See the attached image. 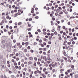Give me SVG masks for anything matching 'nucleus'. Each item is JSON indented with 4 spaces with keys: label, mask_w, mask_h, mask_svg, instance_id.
<instances>
[{
    "label": "nucleus",
    "mask_w": 78,
    "mask_h": 78,
    "mask_svg": "<svg viewBox=\"0 0 78 78\" xmlns=\"http://www.w3.org/2000/svg\"><path fill=\"white\" fill-rule=\"evenodd\" d=\"M7 37L6 36H3L2 37V40H5V39H6Z\"/></svg>",
    "instance_id": "1"
},
{
    "label": "nucleus",
    "mask_w": 78,
    "mask_h": 78,
    "mask_svg": "<svg viewBox=\"0 0 78 78\" xmlns=\"http://www.w3.org/2000/svg\"><path fill=\"white\" fill-rule=\"evenodd\" d=\"M5 43V40H2L1 41V44L4 45Z\"/></svg>",
    "instance_id": "2"
},
{
    "label": "nucleus",
    "mask_w": 78,
    "mask_h": 78,
    "mask_svg": "<svg viewBox=\"0 0 78 78\" xmlns=\"http://www.w3.org/2000/svg\"><path fill=\"white\" fill-rule=\"evenodd\" d=\"M61 13H59L58 14V16H61V15H59V14H63V12H60Z\"/></svg>",
    "instance_id": "3"
},
{
    "label": "nucleus",
    "mask_w": 78,
    "mask_h": 78,
    "mask_svg": "<svg viewBox=\"0 0 78 78\" xmlns=\"http://www.w3.org/2000/svg\"><path fill=\"white\" fill-rule=\"evenodd\" d=\"M42 76H43V78H46V76H45L44 74H42Z\"/></svg>",
    "instance_id": "4"
},
{
    "label": "nucleus",
    "mask_w": 78,
    "mask_h": 78,
    "mask_svg": "<svg viewBox=\"0 0 78 78\" xmlns=\"http://www.w3.org/2000/svg\"><path fill=\"white\" fill-rule=\"evenodd\" d=\"M2 48H4V49H5V45H2Z\"/></svg>",
    "instance_id": "5"
},
{
    "label": "nucleus",
    "mask_w": 78,
    "mask_h": 78,
    "mask_svg": "<svg viewBox=\"0 0 78 78\" xmlns=\"http://www.w3.org/2000/svg\"><path fill=\"white\" fill-rule=\"evenodd\" d=\"M29 59H30V60H31V61H33V58L32 57H29Z\"/></svg>",
    "instance_id": "6"
},
{
    "label": "nucleus",
    "mask_w": 78,
    "mask_h": 78,
    "mask_svg": "<svg viewBox=\"0 0 78 78\" xmlns=\"http://www.w3.org/2000/svg\"><path fill=\"white\" fill-rule=\"evenodd\" d=\"M33 37V35L30 34L29 35V37Z\"/></svg>",
    "instance_id": "7"
},
{
    "label": "nucleus",
    "mask_w": 78,
    "mask_h": 78,
    "mask_svg": "<svg viewBox=\"0 0 78 78\" xmlns=\"http://www.w3.org/2000/svg\"><path fill=\"white\" fill-rule=\"evenodd\" d=\"M32 63V62L31 61L30 62H28V65H30V64H31V63Z\"/></svg>",
    "instance_id": "8"
},
{
    "label": "nucleus",
    "mask_w": 78,
    "mask_h": 78,
    "mask_svg": "<svg viewBox=\"0 0 78 78\" xmlns=\"http://www.w3.org/2000/svg\"><path fill=\"white\" fill-rule=\"evenodd\" d=\"M59 11H60L59 10V9H57L56 11V12H57V13H58Z\"/></svg>",
    "instance_id": "9"
},
{
    "label": "nucleus",
    "mask_w": 78,
    "mask_h": 78,
    "mask_svg": "<svg viewBox=\"0 0 78 78\" xmlns=\"http://www.w3.org/2000/svg\"><path fill=\"white\" fill-rule=\"evenodd\" d=\"M63 59H65V60H66V62H67V58L66 57H64Z\"/></svg>",
    "instance_id": "10"
},
{
    "label": "nucleus",
    "mask_w": 78,
    "mask_h": 78,
    "mask_svg": "<svg viewBox=\"0 0 78 78\" xmlns=\"http://www.w3.org/2000/svg\"><path fill=\"white\" fill-rule=\"evenodd\" d=\"M7 71H9V69L8 68H6L5 69V72H7Z\"/></svg>",
    "instance_id": "11"
},
{
    "label": "nucleus",
    "mask_w": 78,
    "mask_h": 78,
    "mask_svg": "<svg viewBox=\"0 0 78 78\" xmlns=\"http://www.w3.org/2000/svg\"><path fill=\"white\" fill-rule=\"evenodd\" d=\"M14 73H16V72H17V70H16V68H14Z\"/></svg>",
    "instance_id": "12"
},
{
    "label": "nucleus",
    "mask_w": 78,
    "mask_h": 78,
    "mask_svg": "<svg viewBox=\"0 0 78 78\" xmlns=\"http://www.w3.org/2000/svg\"><path fill=\"white\" fill-rule=\"evenodd\" d=\"M21 24H22V22H19L18 23V25H21Z\"/></svg>",
    "instance_id": "13"
},
{
    "label": "nucleus",
    "mask_w": 78,
    "mask_h": 78,
    "mask_svg": "<svg viewBox=\"0 0 78 78\" xmlns=\"http://www.w3.org/2000/svg\"><path fill=\"white\" fill-rule=\"evenodd\" d=\"M54 34H55V35H57L58 34V33H57V32L55 31L54 32Z\"/></svg>",
    "instance_id": "14"
},
{
    "label": "nucleus",
    "mask_w": 78,
    "mask_h": 78,
    "mask_svg": "<svg viewBox=\"0 0 78 78\" xmlns=\"http://www.w3.org/2000/svg\"><path fill=\"white\" fill-rule=\"evenodd\" d=\"M35 19H39V16H37L35 17H34Z\"/></svg>",
    "instance_id": "15"
},
{
    "label": "nucleus",
    "mask_w": 78,
    "mask_h": 78,
    "mask_svg": "<svg viewBox=\"0 0 78 78\" xmlns=\"http://www.w3.org/2000/svg\"><path fill=\"white\" fill-rule=\"evenodd\" d=\"M42 50L43 51H46V50H47V49H46V48H44L42 49Z\"/></svg>",
    "instance_id": "16"
},
{
    "label": "nucleus",
    "mask_w": 78,
    "mask_h": 78,
    "mask_svg": "<svg viewBox=\"0 0 78 78\" xmlns=\"http://www.w3.org/2000/svg\"><path fill=\"white\" fill-rule=\"evenodd\" d=\"M4 20L5 21V23H7V21L6 20L5 18H4Z\"/></svg>",
    "instance_id": "17"
},
{
    "label": "nucleus",
    "mask_w": 78,
    "mask_h": 78,
    "mask_svg": "<svg viewBox=\"0 0 78 78\" xmlns=\"http://www.w3.org/2000/svg\"><path fill=\"white\" fill-rule=\"evenodd\" d=\"M41 57H43V59H45L44 58H46V56H44L43 57V56H41Z\"/></svg>",
    "instance_id": "18"
},
{
    "label": "nucleus",
    "mask_w": 78,
    "mask_h": 78,
    "mask_svg": "<svg viewBox=\"0 0 78 78\" xmlns=\"http://www.w3.org/2000/svg\"><path fill=\"white\" fill-rule=\"evenodd\" d=\"M27 49L28 50H30V49H31V48L30 47V46H28V47H27Z\"/></svg>",
    "instance_id": "19"
},
{
    "label": "nucleus",
    "mask_w": 78,
    "mask_h": 78,
    "mask_svg": "<svg viewBox=\"0 0 78 78\" xmlns=\"http://www.w3.org/2000/svg\"><path fill=\"white\" fill-rule=\"evenodd\" d=\"M75 17L74 16H71L70 17V19H74Z\"/></svg>",
    "instance_id": "20"
},
{
    "label": "nucleus",
    "mask_w": 78,
    "mask_h": 78,
    "mask_svg": "<svg viewBox=\"0 0 78 78\" xmlns=\"http://www.w3.org/2000/svg\"><path fill=\"white\" fill-rule=\"evenodd\" d=\"M37 31H38V32H39V33H41V30H40V29H38L37 30Z\"/></svg>",
    "instance_id": "21"
},
{
    "label": "nucleus",
    "mask_w": 78,
    "mask_h": 78,
    "mask_svg": "<svg viewBox=\"0 0 78 78\" xmlns=\"http://www.w3.org/2000/svg\"><path fill=\"white\" fill-rule=\"evenodd\" d=\"M16 44L17 46H19L20 44V43H17Z\"/></svg>",
    "instance_id": "22"
},
{
    "label": "nucleus",
    "mask_w": 78,
    "mask_h": 78,
    "mask_svg": "<svg viewBox=\"0 0 78 78\" xmlns=\"http://www.w3.org/2000/svg\"><path fill=\"white\" fill-rule=\"evenodd\" d=\"M58 5H56L55 6V8H58Z\"/></svg>",
    "instance_id": "23"
},
{
    "label": "nucleus",
    "mask_w": 78,
    "mask_h": 78,
    "mask_svg": "<svg viewBox=\"0 0 78 78\" xmlns=\"http://www.w3.org/2000/svg\"><path fill=\"white\" fill-rule=\"evenodd\" d=\"M34 59L35 61H37V58L36 57H34Z\"/></svg>",
    "instance_id": "24"
},
{
    "label": "nucleus",
    "mask_w": 78,
    "mask_h": 78,
    "mask_svg": "<svg viewBox=\"0 0 78 78\" xmlns=\"http://www.w3.org/2000/svg\"><path fill=\"white\" fill-rule=\"evenodd\" d=\"M14 56L13 54H11L9 55V57H11V56Z\"/></svg>",
    "instance_id": "25"
},
{
    "label": "nucleus",
    "mask_w": 78,
    "mask_h": 78,
    "mask_svg": "<svg viewBox=\"0 0 78 78\" xmlns=\"http://www.w3.org/2000/svg\"><path fill=\"white\" fill-rule=\"evenodd\" d=\"M28 31H31V28H29L27 29Z\"/></svg>",
    "instance_id": "26"
},
{
    "label": "nucleus",
    "mask_w": 78,
    "mask_h": 78,
    "mask_svg": "<svg viewBox=\"0 0 78 78\" xmlns=\"http://www.w3.org/2000/svg\"><path fill=\"white\" fill-rule=\"evenodd\" d=\"M47 62L48 63V64H50L51 62H50V61H48Z\"/></svg>",
    "instance_id": "27"
},
{
    "label": "nucleus",
    "mask_w": 78,
    "mask_h": 78,
    "mask_svg": "<svg viewBox=\"0 0 78 78\" xmlns=\"http://www.w3.org/2000/svg\"><path fill=\"white\" fill-rule=\"evenodd\" d=\"M25 44L26 46L28 45V42H26Z\"/></svg>",
    "instance_id": "28"
},
{
    "label": "nucleus",
    "mask_w": 78,
    "mask_h": 78,
    "mask_svg": "<svg viewBox=\"0 0 78 78\" xmlns=\"http://www.w3.org/2000/svg\"><path fill=\"white\" fill-rule=\"evenodd\" d=\"M24 51L25 53H26L27 51V49H25L24 50Z\"/></svg>",
    "instance_id": "29"
},
{
    "label": "nucleus",
    "mask_w": 78,
    "mask_h": 78,
    "mask_svg": "<svg viewBox=\"0 0 78 78\" xmlns=\"http://www.w3.org/2000/svg\"><path fill=\"white\" fill-rule=\"evenodd\" d=\"M42 42V40L40 39L39 41V42H40V43H41V42Z\"/></svg>",
    "instance_id": "30"
},
{
    "label": "nucleus",
    "mask_w": 78,
    "mask_h": 78,
    "mask_svg": "<svg viewBox=\"0 0 78 78\" xmlns=\"http://www.w3.org/2000/svg\"><path fill=\"white\" fill-rule=\"evenodd\" d=\"M20 12H21V14H23V10H20Z\"/></svg>",
    "instance_id": "31"
},
{
    "label": "nucleus",
    "mask_w": 78,
    "mask_h": 78,
    "mask_svg": "<svg viewBox=\"0 0 78 78\" xmlns=\"http://www.w3.org/2000/svg\"><path fill=\"white\" fill-rule=\"evenodd\" d=\"M18 69L19 70H21V69H22V67L20 66H19L18 67Z\"/></svg>",
    "instance_id": "32"
},
{
    "label": "nucleus",
    "mask_w": 78,
    "mask_h": 78,
    "mask_svg": "<svg viewBox=\"0 0 78 78\" xmlns=\"http://www.w3.org/2000/svg\"><path fill=\"white\" fill-rule=\"evenodd\" d=\"M51 36H53L54 35V34H53V33H51V34H50Z\"/></svg>",
    "instance_id": "33"
},
{
    "label": "nucleus",
    "mask_w": 78,
    "mask_h": 78,
    "mask_svg": "<svg viewBox=\"0 0 78 78\" xmlns=\"http://www.w3.org/2000/svg\"><path fill=\"white\" fill-rule=\"evenodd\" d=\"M67 44H68V45H70V44H71V42H67Z\"/></svg>",
    "instance_id": "34"
},
{
    "label": "nucleus",
    "mask_w": 78,
    "mask_h": 78,
    "mask_svg": "<svg viewBox=\"0 0 78 78\" xmlns=\"http://www.w3.org/2000/svg\"><path fill=\"white\" fill-rule=\"evenodd\" d=\"M58 28H59V29H61V26L59 25L58 26Z\"/></svg>",
    "instance_id": "35"
},
{
    "label": "nucleus",
    "mask_w": 78,
    "mask_h": 78,
    "mask_svg": "<svg viewBox=\"0 0 78 78\" xmlns=\"http://www.w3.org/2000/svg\"><path fill=\"white\" fill-rule=\"evenodd\" d=\"M75 44V41H73L72 42V44H73V45H74V44Z\"/></svg>",
    "instance_id": "36"
},
{
    "label": "nucleus",
    "mask_w": 78,
    "mask_h": 78,
    "mask_svg": "<svg viewBox=\"0 0 78 78\" xmlns=\"http://www.w3.org/2000/svg\"><path fill=\"white\" fill-rule=\"evenodd\" d=\"M62 28L63 29H64V30H65V29H66V27H65L64 26H63Z\"/></svg>",
    "instance_id": "37"
},
{
    "label": "nucleus",
    "mask_w": 78,
    "mask_h": 78,
    "mask_svg": "<svg viewBox=\"0 0 78 78\" xmlns=\"http://www.w3.org/2000/svg\"><path fill=\"white\" fill-rule=\"evenodd\" d=\"M74 68V66L73 65H72L71 66V69H73Z\"/></svg>",
    "instance_id": "38"
},
{
    "label": "nucleus",
    "mask_w": 78,
    "mask_h": 78,
    "mask_svg": "<svg viewBox=\"0 0 78 78\" xmlns=\"http://www.w3.org/2000/svg\"><path fill=\"white\" fill-rule=\"evenodd\" d=\"M30 52L31 53H33L34 52V51L32 49L30 50Z\"/></svg>",
    "instance_id": "39"
},
{
    "label": "nucleus",
    "mask_w": 78,
    "mask_h": 78,
    "mask_svg": "<svg viewBox=\"0 0 78 78\" xmlns=\"http://www.w3.org/2000/svg\"><path fill=\"white\" fill-rule=\"evenodd\" d=\"M47 31V29H43V31L44 32V31Z\"/></svg>",
    "instance_id": "40"
},
{
    "label": "nucleus",
    "mask_w": 78,
    "mask_h": 78,
    "mask_svg": "<svg viewBox=\"0 0 78 78\" xmlns=\"http://www.w3.org/2000/svg\"><path fill=\"white\" fill-rule=\"evenodd\" d=\"M22 47V46L21 45H20L19 46V48H21Z\"/></svg>",
    "instance_id": "41"
},
{
    "label": "nucleus",
    "mask_w": 78,
    "mask_h": 78,
    "mask_svg": "<svg viewBox=\"0 0 78 78\" xmlns=\"http://www.w3.org/2000/svg\"><path fill=\"white\" fill-rule=\"evenodd\" d=\"M49 39H51L52 38V36H49Z\"/></svg>",
    "instance_id": "42"
},
{
    "label": "nucleus",
    "mask_w": 78,
    "mask_h": 78,
    "mask_svg": "<svg viewBox=\"0 0 78 78\" xmlns=\"http://www.w3.org/2000/svg\"><path fill=\"white\" fill-rule=\"evenodd\" d=\"M44 73L45 75H47L48 74V72L46 71Z\"/></svg>",
    "instance_id": "43"
},
{
    "label": "nucleus",
    "mask_w": 78,
    "mask_h": 78,
    "mask_svg": "<svg viewBox=\"0 0 78 78\" xmlns=\"http://www.w3.org/2000/svg\"><path fill=\"white\" fill-rule=\"evenodd\" d=\"M26 56L28 57H29V56H30V54H26Z\"/></svg>",
    "instance_id": "44"
},
{
    "label": "nucleus",
    "mask_w": 78,
    "mask_h": 78,
    "mask_svg": "<svg viewBox=\"0 0 78 78\" xmlns=\"http://www.w3.org/2000/svg\"><path fill=\"white\" fill-rule=\"evenodd\" d=\"M46 68H44L43 69V72H45V71L46 70Z\"/></svg>",
    "instance_id": "45"
},
{
    "label": "nucleus",
    "mask_w": 78,
    "mask_h": 78,
    "mask_svg": "<svg viewBox=\"0 0 78 78\" xmlns=\"http://www.w3.org/2000/svg\"><path fill=\"white\" fill-rule=\"evenodd\" d=\"M50 9V7H48L46 9V10H49Z\"/></svg>",
    "instance_id": "46"
},
{
    "label": "nucleus",
    "mask_w": 78,
    "mask_h": 78,
    "mask_svg": "<svg viewBox=\"0 0 78 78\" xmlns=\"http://www.w3.org/2000/svg\"><path fill=\"white\" fill-rule=\"evenodd\" d=\"M48 44H51V41H48Z\"/></svg>",
    "instance_id": "47"
},
{
    "label": "nucleus",
    "mask_w": 78,
    "mask_h": 78,
    "mask_svg": "<svg viewBox=\"0 0 78 78\" xmlns=\"http://www.w3.org/2000/svg\"><path fill=\"white\" fill-rule=\"evenodd\" d=\"M13 42L14 43H16V40H14L13 41Z\"/></svg>",
    "instance_id": "48"
},
{
    "label": "nucleus",
    "mask_w": 78,
    "mask_h": 78,
    "mask_svg": "<svg viewBox=\"0 0 78 78\" xmlns=\"http://www.w3.org/2000/svg\"><path fill=\"white\" fill-rule=\"evenodd\" d=\"M69 34L70 36H71L72 34V32H70L69 33Z\"/></svg>",
    "instance_id": "49"
},
{
    "label": "nucleus",
    "mask_w": 78,
    "mask_h": 78,
    "mask_svg": "<svg viewBox=\"0 0 78 78\" xmlns=\"http://www.w3.org/2000/svg\"><path fill=\"white\" fill-rule=\"evenodd\" d=\"M32 19H32V18H30L29 20V21H31V20H32Z\"/></svg>",
    "instance_id": "50"
},
{
    "label": "nucleus",
    "mask_w": 78,
    "mask_h": 78,
    "mask_svg": "<svg viewBox=\"0 0 78 78\" xmlns=\"http://www.w3.org/2000/svg\"><path fill=\"white\" fill-rule=\"evenodd\" d=\"M9 18V16H7L6 17V19H8Z\"/></svg>",
    "instance_id": "51"
},
{
    "label": "nucleus",
    "mask_w": 78,
    "mask_h": 78,
    "mask_svg": "<svg viewBox=\"0 0 78 78\" xmlns=\"http://www.w3.org/2000/svg\"><path fill=\"white\" fill-rule=\"evenodd\" d=\"M41 63V62H37V64H38V65H39V64H40Z\"/></svg>",
    "instance_id": "52"
},
{
    "label": "nucleus",
    "mask_w": 78,
    "mask_h": 78,
    "mask_svg": "<svg viewBox=\"0 0 78 78\" xmlns=\"http://www.w3.org/2000/svg\"><path fill=\"white\" fill-rule=\"evenodd\" d=\"M43 55H46V52H45V51H44V52L43 53Z\"/></svg>",
    "instance_id": "53"
},
{
    "label": "nucleus",
    "mask_w": 78,
    "mask_h": 78,
    "mask_svg": "<svg viewBox=\"0 0 78 78\" xmlns=\"http://www.w3.org/2000/svg\"><path fill=\"white\" fill-rule=\"evenodd\" d=\"M43 39L44 41H47V39H46L45 38H44Z\"/></svg>",
    "instance_id": "54"
},
{
    "label": "nucleus",
    "mask_w": 78,
    "mask_h": 78,
    "mask_svg": "<svg viewBox=\"0 0 78 78\" xmlns=\"http://www.w3.org/2000/svg\"><path fill=\"white\" fill-rule=\"evenodd\" d=\"M43 34H44V35H46V34H47V32H44L43 33Z\"/></svg>",
    "instance_id": "55"
},
{
    "label": "nucleus",
    "mask_w": 78,
    "mask_h": 78,
    "mask_svg": "<svg viewBox=\"0 0 78 78\" xmlns=\"http://www.w3.org/2000/svg\"><path fill=\"white\" fill-rule=\"evenodd\" d=\"M11 37L12 39H13V35H12Z\"/></svg>",
    "instance_id": "56"
},
{
    "label": "nucleus",
    "mask_w": 78,
    "mask_h": 78,
    "mask_svg": "<svg viewBox=\"0 0 78 78\" xmlns=\"http://www.w3.org/2000/svg\"><path fill=\"white\" fill-rule=\"evenodd\" d=\"M16 56H19V54H18V53L16 54Z\"/></svg>",
    "instance_id": "57"
},
{
    "label": "nucleus",
    "mask_w": 78,
    "mask_h": 78,
    "mask_svg": "<svg viewBox=\"0 0 78 78\" xmlns=\"http://www.w3.org/2000/svg\"><path fill=\"white\" fill-rule=\"evenodd\" d=\"M51 9H52V10H53V9H54V7L53 6H52L51 7Z\"/></svg>",
    "instance_id": "58"
},
{
    "label": "nucleus",
    "mask_w": 78,
    "mask_h": 78,
    "mask_svg": "<svg viewBox=\"0 0 78 78\" xmlns=\"http://www.w3.org/2000/svg\"><path fill=\"white\" fill-rule=\"evenodd\" d=\"M28 27H31V24H28Z\"/></svg>",
    "instance_id": "59"
},
{
    "label": "nucleus",
    "mask_w": 78,
    "mask_h": 78,
    "mask_svg": "<svg viewBox=\"0 0 78 78\" xmlns=\"http://www.w3.org/2000/svg\"><path fill=\"white\" fill-rule=\"evenodd\" d=\"M21 66L22 67H24V64L23 63L21 64Z\"/></svg>",
    "instance_id": "60"
},
{
    "label": "nucleus",
    "mask_w": 78,
    "mask_h": 78,
    "mask_svg": "<svg viewBox=\"0 0 78 78\" xmlns=\"http://www.w3.org/2000/svg\"><path fill=\"white\" fill-rule=\"evenodd\" d=\"M48 48H49L50 47V45H48L46 46Z\"/></svg>",
    "instance_id": "61"
},
{
    "label": "nucleus",
    "mask_w": 78,
    "mask_h": 78,
    "mask_svg": "<svg viewBox=\"0 0 78 78\" xmlns=\"http://www.w3.org/2000/svg\"><path fill=\"white\" fill-rule=\"evenodd\" d=\"M63 34L64 35H65L66 34V32H64L63 33Z\"/></svg>",
    "instance_id": "62"
},
{
    "label": "nucleus",
    "mask_w": 78,
    "mask_h": 78,
    "mask_svg": "<svg viewBox=\"0 0 78 78\" xmlns=\"http://www.w3.org/2000/svg\"><path fill=\"white\" fill-rule=\"evenodd\" d=\"M34 66H35L36 67V63H34Z\"/></svg>",
    "instance_id": "63"
},
{
    "label": "nucleus",
    "mask_w": 78,
    "mask_h": 78,
    "mask_svg": "<svg viewBox=\"0 0 78 78\" xmlns=\"http://www.w3.org/2000/svg\"><path fill=\"white\" fill-rule=\"evenodd\" d=\"M1 78H3V75H2L1 76Z\"/></svg>",
    "instance_id": "64"
}]
</instances>
